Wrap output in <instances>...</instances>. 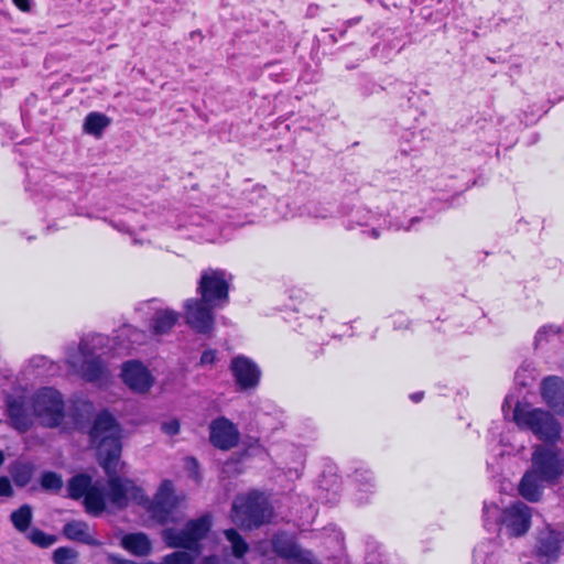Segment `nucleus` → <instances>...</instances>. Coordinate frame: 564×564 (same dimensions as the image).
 Here are the masks:
<instances>
[{"label": "nucleus", "instance_id": "nucleus-42", "mask_svg": "<svg viewBox=\"0 0 564 564\" xmlns=\"http://www.w3.org/2000/svg\"><path fill=\"white\" fill-rule=\"evenodd\" d=\"M3 460H4V457H3L2 452L0 451V466L2 465Z\"/></svg>", "mask_w": 564, "mask_h": 564}, {"label": "nucleus", "instance_id": "nucleus-31", "mask_svg": "<svg viewBox=\"0 0 564 564\" xmlns=\"http://www.w3.org/2000/svg\"><path fill=\"white\" fill-rule=\"evenodd\" d=\"M289 564H318L312 552L302 550L301 547L289 560Z\"/></svg>", "mask_w": 564, "mask_h": 564}, {"label": "nucleus", "instance_id": "nucleus-19", "mask_svg": "<svg viewBox=\"0 0 564 564\" xmlns=\"http://www.w3.org/2000/svg\"><path fill=\"white\" fill-rule=\"evenodd\" d=\"M64 535L73 541H77L87 545H97L98 542L90 533L89 527L84 521L73 520L67 522L63 528Z\"/></svg>", "mask_w": 564, "mask_h": 564}, {"label": "nucleus", "instance_id": "nucleus-36", "mask_svg": "<svg viewBox=\"0 0 564 564\" xmlns=\"http://www.w3.org/2000/svg\"><path fill=\"white\" fill-rule=\"evenodd\" d=\"M474 560L476 563L487 564V554L485 549L479 545L474 550Z\"/></svg>", "mask_w": 564, "mask_h": 564}, {"label": "nucleus", "instance_id": "nucleus-23", "mask_svg": "<svg viewBox=\"0 0 564 564\" xmlns=\"http://www.w3.org/2000/svg\"><path fill=\"white\" fill-rule=\"evenodd\" d=\"M271 543L273 551L281 557L286 558L288 561L300 549L299 545L295 544L293 539L284 533L275 534Z\"/></svg>", "mask_w": 564, "mask_h": 564}, {"label": "nucleus", "instance_id": "nucleus-24", "mask_svg": "<svg viewBox=\"0 0 564 564\" xmlns=\"http://www.w3.org/2000/svg\"><path fill=\"white\" fill-rule=\"evenodd\" d=\"M94 485L91 477L80 474L76 475L68 481V492L72 499H80L89 491Z\"/></svg>", "mask_w": 564, "mask_h": 564}, {"label": "nucleus", "instance_id": "nucleus-13", "mask_svg": "<svg viewBox=\"0 0 564 564\" xmlns=\"http://www.w3.org/2000/svg\"><path fill=\"white\" fill-rule=\"evenodd\" d=\"M230 370L241 390L253 389L259 384L261 371L251 359L245 356L234 358Z\"/></svg>", "mask_w": 564, "mask_h": 564}, {"label": "nucleus", "instance_id": "nucleus-4", "mask_svg": "<svg viewBox=\"0 0 564 564\" xmlns=\"http://www.w3.org/2000/svg\"><path fill=\"white\" fill-rule=\"evenodd\" d=\"M272 509L263 494L252 491L236 497L231 508V520L240 528L252 530L268 522Z\"/></svg>", "mask_w": 564, "mask_h": 564}, {"label": "nucleus", "instance_id": "nucleus-38", "mask_svg": "<svg viewBox=\"0 0 564 564\" xmlns=\"http://www.w3.org/2000/svg\"><path fill=\"white\" fill-rule=\"evenodd\" d=\"M13 3L21 10V11H24V12H28L30 11L31 9V3H30V0H13Z\"/></svg>", "mask_w": 564, "mask_h": 564}, {"label": "nucleus", "instance_id": "nucleus-20", "mask_svg": "<svg viewBox=\"0 0 564 564\" xmlns=\"http://www.w3.org/2000/svg\"><path fill=\"white\" fill-rule=\"evenodd\" d=\"M122 546L137 556H145L150 554L152 545L144 533H130L122 538Z\"/></svg>", "mask_w": 564, "mask_h": 564}, {"label": "nucleus", "instance_id": "nucleus-27", "mask_svg": "<svg viewBox=\"0 0 564 564\" xmlns=\"http://www.w3.org/2000/svg\"><path fill=\"white\" fill-rule=\"evenodd\" d=\"M24 535L32 544L42 549H47L57 541L55 535L47 534L37 528L30 529Z\"/></svg>", "mask_w": 564, "mask_h": 564}, {"label": "nucleus", "instance_id": "nucleus-35", "mask_svg": "<svg viewBox=\"0 0 564 564\" xmlns=\"http://www.w3.org/2000/svg\"><path fill=\"white\" fill-rule=\"evenodd\" d=\"M215 360H216V351L213 349H207L202 354L199 362L202 366H206V365H213L215 362Z\"/></svg>", "mask_w": 564, "mask_h": 564}, {"label": "nucleus", "instance_id": "nucleus-15", "mask_svg": "<svg viewBox=\"0 0 564 564\" xmlns=\"http://www.w3.org/2000/svg\"><path fill=\"white\" fill-rule=\"evenodd\" d=\"M563 542L562 533L551 529L541 531L535 545V554L542 563H552L557 560Z\"/></svg>", "mask_w": 564, "mask_h": 564}, {"label": "nucleus", "instance_id": "nucleus-3", "mask_svg": "<svg viewBox=\"0 0 564 564\" xmlns=\"http://www.w3.org/2000/svg\"><path fill=\"white\" fill-rule=\"evenodd\" d=\"M513 421L520 429L532 432L544 442L554 443L562 433L560 423L549 411L533 409L528 404L517 403L513 410Z\"/></svg>", "mask_w": 564, "mask_h": 564}, {"label": "nucleus", "instance_id": "nucleus-17", "mask_svg": "<svg viewBox=\"0 0 564 564\" xmlns=\"http://www.w3.org/2000/svg\"><path fill=\"white\" fill-rule=\"evenodd\" d=\"M180 314L169 307L156 308L151 322L150 328L154 335L167 334L177 323Z\"/></svg>", "mask_w": 564, "mask_h": 564}, {"label": "nucleus", "instance_id": "nucleus-12", "mask_svg": "<svg viewBox=\"0 0 564 564\" xmlns=\"http://www.w3.org/2000/svg\"><path fill=\"white\" fill-rule=\"evenodd\" d=\"M121 377L131 390L139 393L148 392L154 382L148 368L135 360L122 365Z\"/></svg>", "mask_w": 564, "mask_h": 564}, {"label": "nucleus", "instance_id": "nucleus-8", "mask_svg": "<svg viewBox=\"0 0 564 564\" xmlns=\"http://www.w3.org/2000/svg\"><path fill=\"white\" fill-rule=\"evenodd\" d=\"M185 323L202 335H210L215 326L214 311L217 306L210 305L203 299H188L183 304Z\"/></svg>", "mask_w": 564, "mask_h": 564}, {"label": "nucleus", "instance_id": "nucleus-22", "mask_svg": "<svg viewBox=\"0 0 564 564\" xmlns=\"http://www.w3.org/2000/svg\"><path fill=\"white\" fill-rule=\"evenodd\" d=\"M32 520L33 511L31 506L26 503L22 505L10 514V521L13 528L22 534H26V532L30 530Z\"/></svg>", "mask_w": 564, "mask_h": 564}, {"label": "nucleus", "instance_id": "nucleus-39", "mask_svg": "<svg viewBox=\"0 0 564 564\" xmlns=\"http://www.w3.org/2000/svg\"><path fill=\"white\" fill-rule=\"evenodd\" d=\"M203 564H219V561L216 556H208L203 561Z\"/></svg>", "mask_w": 564, "mask_h": 564}, {"label": "nucleus", "instance_id": "nucleus-11", "mask_svg": "<svg viewBox=\"0 0 564 564\" xmlns=\"http://www.w3.org/2000/svg\"><path fill=\"white\" fill-rule=\"evenodd\" d=\"M209 441L219 449H230L238 444L239 431L231 421L221 416L212 421Z\"/></svg>", "mask_w": 564, "mask_h": 564}, {"label": "nucleus", "instance_id": "nucleus-5", "mask_svg": "<svg viewBox=\"0 0 564 564\" xmlns=\"http://www.w3.org/2000/svg\"><path fill=\"white\" fill-rule=\"evenodd\" d=\"M35 422L42 426L56 427L65 416L64 401L58 391L53 388H43L31 395Z\"/></svg>", "mask_w": 564, "mask_h": 564}, {"label": "nucleus", "instance_id": "nucleus-14", "mask_svg": "<svg viewBox=\"0 0 564 564\" xmlns=\"http://www.w3.org/2000/svg\"><path fill=\"white\" fill-rule=\"evenodd\" d=\"M177 499L174 495L173 484L170 480H164L155 497L151 507L153 518L161 523H166L172 520V512L176 507Z\"/></svg>", "mask_w": 564, "mask_h": 564}, {"label": "nucleus", "instance_id": "nucleus-16", "mask_svg": "<svg viewBox=\"0 0 564 564\" xmlns=\"http://www.w3.org/2000/svg\"><path fill=\"white\" fill-rule=\"evenodd\" d=\"M541 394L550 408L564 414V381L560 377H546L541 384Z\"/></svg>", "mask_w": 564, "mask_h": 564}, {"label": "nucleus", "instance_id": "nucleus-37", "mask_svg": "<svg viewBox=\"0 0 564 564\" xmlns=\"http://www.w3.org/2000/svg\"><path fill=\"white\" fill-rule=\"evenodd\" d=\"M356 479L365 484H370V481L372 480L371 473L366 469H357Z\"/></svg>", "mask_w": 564, "mask_h": 564}, {"label": "nucleus", "instance_id": "nucleus-34", "mask_svg": "<svg viewBox=\"0 0 564 564\" xmlns=\"http://www.w3.org/2000/svg\"><path fill=\"white\" fill-rule=\"evenodd\" d=\"M13 495V488L10 480L7 477H0V497H11Z\"/></svg>", "mask_w": 564, "mask_h": 564}, {"label": "nucleus", "instance_id": "nucleus-28", "mask_svg": "<svg viewBox=\"0 0 564 564\" xmlns=\"http://www.w3.org/2000/svg\"><path fill=\"white\" fill-rule=\"evenodd\" d=\"M225 536L227 541L230 543L232 554L236 557L240 558L248 552L249 545L235 529L226 530Z\"/></svg>", "mask_w": 564, "mask_h": 564}, {"label": "nucleus", "instance_id": "nucleus-30", "mask_svg": "<svg viewBox=\"0 0 564 564\" xmlns=\"http://www.w3.org/2000/svg\"><path fill=\"white\" fill-rule=\"evenodd\" d=\"M41 485L45 489L58 490L62 488L63 481H62V478L57 474H55L53 471H47V473L43 474L42 479H41Z\"/></svg>", "mask_w": 564, "mask_h": 564}, {"label": "nucleus", "instance_id": "nucleus-33", "mask_svg": "<svg viewBox=\"0 0 564 564\" xmlns=\"http://www.w3.org/2000/svg\"><path fill=\"white\" fill-rule=\"evenodd\" d=\"M162 431L170 436L176 435L180 432V422L175 419L161 424Z\"/></svg>", "mask_w": 564, "mask_h": 564}, {"label": "nucleus", "instance_id": "nucleus-32", "mask_svg": "<svg viewBox=\"0 0 564 564\" xmlns=\"http://www.w3.org/2000/svg\"><path fill=\"white\" fill-rule=\"evenodd\" d=\"M560 328L552 325L541 327L535 335V345L538 346L542 340L547 339L549 335L558 334Z\"/></svg>", "mask_w": 564, "mask_h": 564}, {"label": "nucleus", "instance_id": "nucleus-18", "mask_svg": "<svg viewBox=\"0 0 564 564\" xmlns=\"http://www.w3.org/2000/svg\"><path fill=\"white\" fill-rule=\"evenodd\" d=\"M542 484L546 482L541 481L538 474L530 468L519 484V492L524 499L536 502L542 494Z\"/></svg>", "mask_w": 564, "mask_h": 564}, {"label": "nucleus", "instance_id": "nucleus-1", "mask_svg": "<svg viewBox=\"0 0 564 564\" xmlns=\"http://www.w3.org/2000/svg\"><path fill=\"white\" fill-rule=\"evenodd\" d=\"M91 444L97 448L98 459L109 476L107 499L117 509H124L131 501L142 503L145 496L132 480L116 476L121 455V427L108 412L99 413L89 431Z\"/></svg>", "mask_w": 564, "mask_h": 564}, {"label": "nucleus", "instance_id": "nucleus-41", "mask_svg": "<svg viewBox=\"0 0 564 564\" xmlns=\"http://www.w3.org/2000/svg\"><path fill=\"white\" fill-rule=\"evenodd\" d=\"M371 236H372L373 238H378V237L380 236V234H379V231H378L377 229H372V230H371Z\"/></svg>", "mask_w": 564, "mask_h": 564}, {"label": "nucleus", "instance_id": "nucleus-29", "mask_svg": "<svg viewBox=\"0 0 564 564\" xmlns=\"http://www.w3.org/2000/svg\"><path fill=\"white\" fill-rule=\"evenodd\" d=\"M77 557V552L70 547L62 546L53 552L55 564H72Z\"/></svg>", "mask_w": 564, "mask_h": 564}, {"label": "nucleus", "instance_id": "nucleus-6", "mask_svg": "<svg viewBox=\"0 0 564 564\" xmlns=\"http://www.w3.org/2000/svg\"><path fill=\"white\" fill-rule=\"evenodd\" d=\"M230 282L231 275L225 270L209 268L202 272L197 293L210 305L223 308L229 302Z\"/></svg>", "mask_w": 564, "mask_h": 564}, {"label": "nucleus", "instance_id": "nucleus-10", "mask_svg": "<svg viewBox=\"0 0 564 564\" xmlns=\"http://www.w3.org/2000/svg\"><path fill=\"white\" fill-rule=\"evenodd\" d=\"M531 508L522 501H517L503 510L501 524L510 536L524 535L531 527Z\"/></svg>", "mask_w": 564, "mask_h": 564}, {"label": "nucleus", "instance_id": "nucleus-21", "mask_svg": "<svg viewBox=\"0 0 564 564\" xmlns=\"http://www.w3.org/2000/svg\"><path fill=\"white\" fill-rule=\"evenodd\" d=\"M106 498L107 496L104 494L102 488L94 485L84 497L86 511L89 514L99 516L106 508Z\"/></svg>", "mask_w": 564, "mask_h": 564}, {"label": "nucleus", "instance_id": "nucleus-40", "mask_svg": "<svg viewBox=\"0 0 564 564\" xmlns=\"http://www.w3.org/2000/svg\"><path fill=\"white\" fill-rule=\"evenodd\" d=\"M423 398V393L422 392H417V393H413L411 394V399L414 401V402H419L421 401Z\"/></svg>", "mask_w": 564, "mask_h": 564}, {"label": "nucleus", "instance_id": "nucleus-26", "mask_svg": "<svg viewBox=\"0 0 564 564\" xmlns=\"http://www.w3.org/2000/svg\"><path fill=\"white\" fill-rule=\"evenodd\" d=\"M108 124L109 119L105 115L90 112L85 119L84 128L86 132L99 135Z\"/></svg>", "mask_w": 564, "mask_h": 564}, {"label": "nucleus", "instance_id": "nucleus-43", "mask_svg": "<svg viewBox=\"0 0 564 564\" xmlns=\"http://www.w3.org/2000/svg\"><path fill=\"white\" fill-rule=\"evenodd\" d=\"M487 561H488V564H491V562H490V561H491V557L487 558Z\"/></svg>", "mask_w": 564, "mask_h": 564}, {"label": "nucleus", "instance_id": "nucleus-25", "mask_svg": "<svg viewBox=\"0 0 564 564\" xmlns=\"http://www.w3.org/2000/svg\"><path fill=\"white\" fill-rule=\"evenodd\" d=\"M484 524L487 530L501 524L503 518V510L499 508L495 502H484L482 508Z\"/></svg>", "mask_w": 564, "mask_h": 564}, {"label": "nucleus", "instance_id": "nucleus-2", "mask_svg": "<svg viewBox=\"0 0 564 564\" xmlns=\"http://www.w3.org/2000/svg\"><path fill=\"white\" fill-rule=\"evenodd\" d=\"M105 344L106 338L101 335L84 337L77 347H69L67 349L66 364L86 381H106L109 376L108 369L100 359L99 354Z\"/></svg>", "mask_w": 564, "mask_h": 564}, {"label": "nucleus", "instance_id": "nucleus-9", "mask_svg": "<svg viewBox=\"0 0 564 564\" xmlns=\"http://www.w3.org/2000/svg\"><path fill=\"white\" fill-rule=\"evenodd\" d=\"M31 395L14 394L6 399L8 424L20 433L28 432L35 423Z\"/></svg>", "mask_w": 564, "mask_h": 564}, {"label": "nucleus", "instance_id": "nucleus-7", "mask_svg": "<svg viewBox=\"0 0 564 564\" xmlns=\"http://www.w3.org/2000/svg\"><path fill=\"white\" fill-rule=\"evenodd\" d=\"M531 462V469L546 484H555L564 474V456L555 446H535Z\"/></svg>", "mask_w": 564, "mask_h": 564}]
</instances>
